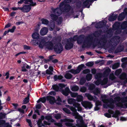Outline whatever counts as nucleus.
I'll use <instances>...</instances> for the list:
<instances>
[{
	"instance_id": "nucleus-43",
	"label": "nucleus",
	"mask_w": 127,
	"mask_h": 127,
	"mask_svg": "<svg viewBox=\"0 0 127 127\" xmlns=\"http://www.w3.org/2000/svg\"><path fill=\"white\" fill-rule=\"evenodd\" d=\"M101 98L102 99V101L104 103H105V101L107 100V99H106L107 98V96L105 95H101Z\"/></svg>"
},
{
	"instance_id": "nucleus-47",
	"label": "nucleus",
	"mask_w": 127,
	"mask_h": 127,
	"mask_svg": "<svg viewBox=\"0 0 127 127\" xmlns=\"http://www.w3.org/2000/svg\"><path fill=\"white\" fill-rule=\"evenodd\" d=\"M88 0H86L84 1L83 3L82 6L83 7H86L87 6L89 3Z\"/></svg>"
},
{
	"instance_id": "nucleus-30",
	"label": "nucleus",
	"mask_w": 127,
	"mask_h": 127,
	"mask_svg": "<svg viewBox=\"0 0 127 127\" xmlns=\"http://www.w3.org/2000/svg\"><path fill=\"white\" fill-rule=\"evenodd\" d=\"M53 89L56 92H58L59 90V88L57 84H54L52 85Z\"/></svg>"
},
{
	"instance_id": "nucleus-46",
	"label": "nucleus",
	"mask_w": 127,
	"mask_h": 127,
	"mask_svg": "<svg viewBox=\"0 0 127 127\" xmlns=\"http://www.w3.org/2000/svg\"><path fill=\"white\" fill-rule=\"evenodd\" d=\"M63 18L62 17H60L58 19H57V22L58 24H61L63 21Z\"/></svg>"
},
{
	"instance_id": "nucleus-63",
	"label": "nucleus",
	"mask_w": 127,
	"mask_h": 127,
	"mask_svg": "<svg viewBox=\"0 0 127 127\" xmlns=\"http://www.w3.org/2000/svg\"><path fill=\"white\" fill-rule=\"evenodd\" d=\"M102 32L101 30H100L95 32V33L96 35H99L101 34Z\"/></svg>"
},
{
	"instance_id": "nucleus-60",
	"label": "nucleus",
	"mask_w": 127,
	"mask_h": 127,
	"mask_svg": "<svg viewBox=\"0 0 127 127\" xmlns=\"http://www.w3.org/2000/svg\"><path fill=\"white\" fill-rule=\"evenodd\" d=\"M59 88H60V89H61L64 88L65 87V86L64 84L62 83H59Z\"/></svg>"
},
{
	"instance_id": "nucleus-52",
	"label": "nucleus",
	"mask_w": 127,
	"mask_h": 127,
	"mask_svg": "<svg viewBox=\"0 0 127 127\" xmlns=\"http://www.w3.org/2000/svg\"><path fill=\"white\" fill-rule=\"evenodd\" d=\"M70 94L71 96L73 97H76L78 94L77 93L72 92H70Z\"/></svg>"
},
{
	"instance_id": "nucleus-45",
	"label": "nucleus",
	"mask_w": 127,
	"mask_h": 127,
	"mask_svg": "<svg viewBox=\"0 0 127 127\" xmlns=\"http://www.w3.org/2000/svg\"><path fill=\"white\" fill-rule=\"evenodd\" d=\"M83 97L81 95H78L76 97V99L78 101H81L83 99Z\"/></svg>"
},
{
	"instance_id": "nucleus-7",
	"label": "nucleus",
	"mask_w": 127,
	"mask_h": 127,
	"mask_svg": "<svg viewBox=\"0 0 127 127\" xmlns=\"http://www.w3.org/2000/svg\"><path fill=\"white\" fill-rule=\"evenodd\" d=\"M64 122H66L65 123V125L68 127H72L73 126V124L70 122L72 123L74 122L73 120L70 119L69 118H65L63 120Z\"/></svg>"
},
{
	"instance_id": "nucleus-14",
	"label": "nucleus",
	"mask_w": 127,
	"mask_h": 127,
	"mask_svg": "<svg viewBox=\"0 0 127 127\" xmlns=\"http://www.w3.org/2000/svg\"><path fill=\"white\" fill-rule=\"evenodd\" d=\"M106 22L103 20H102L97 23L95 26L97 28H101L104 27L105 25Z\"/></svg>"
},
{
	"instance_id": "nucleus-53",
	"label": "nucleus",
	"mask_w": 127,
	"mask_h": 127,
	"mask_svg": "<svg viewBox=\"0 0 127 127\" xmlns=\"http://www.w3.org/2000/svg\"><path fill=\"white\" fill-rule=\"evenodd\" d=\"M111 69L108 68L105 69L104 72V74H108L111 71Z\"/></svg>"
},
{
	"instance_id": "nucleus-15",
	"label": "nucleus",
	"mask_w": 127,
	"mask_h": 127,
	"mask_svg": "<svg viewBox=\"0 0 127 127\" xmlns=\"http://www.w3.org/2000/svg\"><path fill=\"white\" fill-rule=\"evenodd\" d=\"M71 92L68 87H66L64 90H63L62 91V93L64 95L67 96Z\"/></svg>"
},
{
	"instance_id": "nucleus-48",
	"label": "nucleus",
	"mask_w": 127,
	"mask_h": 127,
	"mask_svg": "<svg viewBox=\"0 0 127 127\" xmlns=\"http://www.w3.org/2000/svg\"><path fill=\"white\" fill-rule=\"evenodd\" d=\"M87 90V88L86 87L83 86L80 88V91L82 93H85Z\"/></svg>"
},
{
	"instance_id": "nucleus-12",
	"label": "nucleus",
	"mask_w": 127,
	"mask_h": 127,
	"mask_svg": "<svg viewBox=\"0 0 127 127\" xmlns=\"http://www.w3.org/2000/svg\"><path fill=\"white\" fill-rule=\"evenodd\" d=\"M116 102L115 101L113 100L112 99H111L110 100V105H108L107 104H106V105H104L103 107L104 108H107V107H108L111 108L113 109L115 106L114 103Z\"/></svg>"
},
{
	"instance_id": "nucleus-26",
	"label": "nucleus",
	"mask_w": 127,
	"mask_h": 127,
	"mask_svg": "<svg viewBox=\"0 0 127 127\" xmlns=\"http://www.w3.org/2000/svg\"><path fill=\"white\" fill-rule=\"evenodd\" d=\"M120 111L118 110H116L115 111V113H114L112 116V117L115 118H118L119 115L120 114Z\"/></svg>"
},
{
	"instance_id": "nucleus-55",
	"label": "nucleus",
	"mask_w": 127,
	"mask_h": 127,
	"mask_svg": "<svg viewBox=\"0 0 127 127\" xmlns=\"http://www.w3.org/2000/svg\"><path fill=\"white\" fill-rule=\"evenodd\" d=\"M95 84L97 86L99 85L100 84L101 85V79H100L97 80L95 82Z\"/></svg>"
},
{
	"instance_id": "nucleus-22",
	"label": "nucleus",
	"mask_w": 127,
	"mask_h": 127,
	"mask_svg": "<svg viewBox=\"0 0 127 127\" xmlns=\"http://www.w3.org/2000/svg\"><path fill=\"white\" fill-rule=\"evenodd\" d=\"M76 101V100L73 98H69L68 100V103L69 104H72L74 106L77 103Z\"/></svg>"
},
{
	"instance_id": "nucleus-59",
	"label": "nucleus",
	"mask_w": 127,
	"mask_h": 127,
	"mask_svg": "<svg viewBox=\"0 0 127 127\" xmlns=\"http://www.w3.org/2000/svg\"><path fill=\"white\" fill-rule=\"evenodd\" d=\"M25 50H29L31 49V47L26 45L23 46Z\"/></svg>"
},
{
	"instance_id": "nucleus-58",
	"label": "nucleus",
	"mask_w": 127,
	"mask_h": 127,
	"mask_svg": "<svg viewBox=\"0 0 127 127\" xmlns=\"http://www.w3.org/2000/svg\"><path fill=\"white\" fill-rule=\"evenodd\" d=\"M30 4H29V5L31 7L32 6H35L36 5V2H34L33 1V0H32V1L30 3Z\"/></svg>"
},
{
	"instance_id": "nucleus-9",
	"label": "nucleus",
	"mask_w": 127,
	"mask_h": 127,
	"mask_svg": "<svg viewBox=\"0 0 127 127\" xmlns=\"http://www.w3.org/2000/svg\"><path fill=\"white\" fill-rule=\"evenodd\" d=\"M82 106L86 109H91L93 106L91 102L87 101H85L82 103Z\"/></svg>"
},
{
	"instance_id": "nucleus-11",
	"label": "nucleus",
	"mask_w": 127,
	"mask_h": 127,
	"mask_svg": "<svg viewBox=\"0 0 127 127\" xmlns=\"http://www.w3.org/2000/svg\"><path fill=\"white\" fill-rule=\"evenodd\" d=\"M37 41L39 42V43L37 42V44L38 45V47L40 49H42L46 43L44 39H39Z\"/></svg>"
},
{
	"instance_id": "nucleus-27",
	"label": "nucleus",
	"mask_w": 127,
	"mask_h": 127,
	"mask_svg": "<svg viewBox=\"0 0 127 127\" xmlns=\"http://www.w3.org/2000/svg\"><path fill=\"white\" fill-rule=\"evenodd\" d=\"M127 77L126 74L125 73H122L120 76L119 78L121 80H125L126 79Z\"/></svg>"
},
{
	"instance_id": "nucleus-13",
	"label": "nucleus",
	"mask_w": 127,
	"mask_h": 127,
	"mask_svg": "<svg viewBox=\"0 0 127 127\" xmlns=\"http://www.w3.org/2000/svg\"><path fill=\"white\" fill-rule=\"evenodd\" d=\"M31 8V7L29 5H25L22 7V12L24 13H28L30 11Z\"/></svg>"
},
{
	"instance_id": "nucleus-50",
	"label": "nucleus",
	"mask_w": 127,
	"mask_h": 127,
	"mask_svg": "<svg viewBox=\"0 0 127 127\" xmlns=\"http://www.w3.org/2000/svg\"><path fill=\"white\" fill-rule=\"evenodd\" d=\"M49 26L50 27V30L52 31L55 28V24L54 23H50Z\"/></svg>"
},
{
	"instance_id": "nucleus-25",
	"label": "nucleus",
	"mask_w": 127,
	"mask_h": 127,
	"mask_svg": "<svg viewBox=\"0 0 127 127\" xmlns=\"http://www.w3.org/2000/svg\"><path fill=\"white\" fill-rule=\"evenodd\" d=\"M127 27V21H125L123 22L121 25V27L122 30L126 29Z\"/></svg>"
},
{
	"instance_id": "nucleus-20",
	"label": "nucleus",
	"mask_w": 127,
	"mask_h": 127,
	"mask_svg": "<svg viewBox=\"0 0 127 127\" xmlns=\"http://www.w3.org/2000/svg\"><path fill=\"white\" fill-rule=\"evenodd\" d=\"M48 30L47 28L44 27L42 28L40 30V34L41 35H44L47 33Z\"/></svg>"
},
{
	"instance_id": "nucleus-2",
	"label": "nucleus",
	"mask_w": 127,
	"mask_h": 127,
	"mask_svg": "<svg viewBox=\"0 0 127 127\" xmlns=\"http://www.w3.org/2000/svg\"><path fill=\"white\" fill-rule=\"evenodd\" d=\"M84 37V35H80L78 37L77 35H76L74 36L73 38H71L70 40L71 42L75 41L77 40L78 44H81L82 42Z\"/></svg>"
},
{
	"instance_id": "nucleus-61",
	"label": "nucleus",
	"mask_w": 127,
	"mask_h": 127,
	"mask_svg": "<svg viewBox=\"0 0 127 127\" xmlns=\"http://www.w3.org/2000/svg\"><path fill=\"white\" fill-rule=\"evenodd\" d=\"M37 124L38 126H39V125H42V126H44V125H43L42 123V122L41 120L40 119H39L38 120L37 122Z\"/></svg>"
},
{
	"instance_id": "nucleus-64",
	"label": "nucleus",
	"mask_w": 127,
	"mask_h": 127,
	"mask_svg": "<svg viewBox=\"0 0 127 127\" xmlns=\"http://www.w3.org/2000/svg\"><path fill=\"white\" fill-rule=\"evenodd\" d=\"M109 79L112 81H113L116 79V77L113 75H110L109 77Z\"/></svg>"
},
{
	"instance_id": "nucleus-54",
	"label": "nucleus",
	"mask_w": 127,
	"mask_h": 127,
	"mask_svg": "<svg viewBox=\"0 0 127 127\" xmlns=\"http://www.w3.org/2000/svg\"><path fill=\"white\" fill-rule=\"evenodd\" d=\"M90 70L88 69H87L83 70L82 71V73L84 74H87L90 73Z\"/></svg>"
},
{
	"instance_id": "nucleus-34",
	"label": "nucleus",
	"mask_w": 127,
	"mask_h": 127,
	"mask_svg": "<svg viewBox=\"0 0 127 127\" xmlns=\"http://www.w3.org/2000/svg\"><path fill=\"white\" fill-rule=\"evenodd\" d=\"M42 24L46 25H48L49 23V21L46 19L42 18L41 20Z\"/></svg>"
},
{
	"instance_id": "nucleus-44",
	"label": "nucleus",
	"mask_w": 127,
	"mask_h": 127,
	"mask_svg": "<svg viewBox=\"0 0 127 127\" xmlns=\"http://www.w3.org/2000/svg\"><path fill=\"white\" fill-rule=\"evenodd\" d=\"M94 64L93 62H89L86 63V65L87 66L91 67Z\"/></svg>"
},
{
	"instance_id": "nucleus-18",
	"label": "nucleus",
	"mask_w": 127,
	"mask_h": 127,
	"mask_svg": "<svg viewBox=\"0 0 127 127\" xmlns=\"http://www.w3.org/2000/svg\"><path fill=\"white\" fill-rule=\"evenodd\" d=\"M64 78L63 76L61 75L57 76V75H54V80L55 81L57 80H62V82H64L65 81V80L63 78Z\"/></svg>"
},
{
	"instance_id": "nucleus-57",
	"label": "nucleus",
	"mask_w": 127,
	"mask_h": 127,
	"mask_svg": "<svg viewBox=\"0 0 127 127\" xmlns=\"http://www.w3.org/2000/svg\"><path fill=\"white\" fill-rule=\"evenodd\" d=\"M16 28L15 26H13L12 28L11 29H9L8 30L9 31V32H10L11 33L15 31V30L16 29Z\"/></svg>"
},
{
	"instance_id": "nucleus-37",
	"label": "nucleus",
	"mask_w": 127,
	"mask_h": 127,
	"mask_svg": "<svg viewBox=\"0 0 127 127\" xmlns=\"http://www.w3.org/2000/svg\"><path fill=\"white\" fill-rule=\"evenodd\" d=\"M92 75L90 73H88L86 76V79L88 81H90L92 79Z\"/></svg>"
},
{
	"instance_id": "nucleus-8",
	"label": "nucleus",
	"mask_w": 127,
	"mask_h": 127,
	"mask_svg": "<svg viewBox=\"0 0 127 127\" xmlns=\"http://www.w3.org/2000/svg\"><path fill=\"white\" fill-rule=\"evenodd\" d=\"M76 126L78 127H83L84 122L82 117L79 116V118L76 120Z\"/></svg>"
},
{
	"instance_id": "nucleus-19",
	"label": "nucleus",
	"mask_w": 127,
	"mask_h": 127,
	"mask_svg": "<svg viewBox=\"0 0 127 127\" xmlns=\"http://www.w3.org/2000/svg\"><path fill=\"white\" fill-rule=\"evenodd\" d=\"M124 49V47L123 46L119 45L114 51L115 53H117L123 51Z\"/></svg>"
},
{
	"instance_id": "nucleus-36",
	"label": "nucleus",
	"mask_w": 127,
	"mask_h": 127,
	"mask_svg": "<svg viewBox=\"0 0 127 127\" xmlns=\"http://www.w3.org/2000/svg\"><path fill=\"white\" fill-rule=\"evenodd\" d=\"M79 89L78 86L75 85L72 86L71 88V90L75 92L78 91L79 90Z\"/></svg>"
},
{
	"instance_id": "nucleus-28",
	"label": "nucleus",
	"mask_w": 127,
	"mask_h": 127,
	"mask_svg": "<svg viewBox=\"0 0 127 127\" xmlns=\"http://www.w3.org/2000/svg\"><path fill=\"white\" fill-rule=\"evenodd\" d=\"M101 85H104L107 83L108 81V79L106 77L104 78L102 80L101 79Z\"/></svg>"
},
{
	"instance_id": "nucleus-51",
	"label": "nucleus",
	"mask_w": 127,
	"mask_h": 127,
	"mask_svg": "<svg viewBox=\"0 0 127 127\" xmlns=\"http://www.w3.org/2000/svg\"><path fill=\"white\" fill-rule=\"evenodd\" d=\"M54 117L57 120H59L61 118V114L60 113L56 114Z\"/></svg>"
},
{
	"instance_id": "nucleus-16",
	"label": "nucleus",
	"mask_w": 127,
	"mask_h": 127,
	"mask_svg": "<svg viewBox=\"0 0 127 127\" xmlns=\"http://www.w3.org/2000/svg\"><path fill=\"white\" fill-rule=\"evenodd\" d=\"M46 48L50 50H52L54 48V44L53 43L50 41H48L46 43Z\"/></svg>"
},
{
	"instance_id": "nucleus-4",
	"label": "nucleus",
	"mask_w": 127,
	"mask_h": 127,
	"mask_svg": "<svg viewBox=\"0 0 127 127\" xmlns=\"http://www.w3.org/2000/svg\"><path fill=\"white\" fill-rule=\"evenodd\" d=\"M53 49L54 51L58 54L61 53L63 50V46L60 43H56L54 46Z\"/></svg>"
},
{
	"instance_id": "nucleus-62",
	"label": "nucleus",
	"mask_w": 127,
	"mask_h": 127,
	"mask_svg": "<svg viewBox=\"0 0 127 127\" xmlns=\"http://www.w3.org/2000/svg\"><path fill=\"white\" fill-rule=\"evenodd\" d=\"M116 106L118 107H120L121 108H123V104L119 102L117 103L116 104Z\"/></svg>"
},
{
	"instance_id": "nucleus-21",
	"label": "nucleus",
	"mask_w": 127,
	"mask_h": 127,
	"mask_svg": "<svg viewBox=\"0 0 127 127\" xmlns=\"http://www.w3.org/2000/svg\"><path fill=\"white\" fill-rule=\"evenodd\" d=\"M126 14L124 12H122L120 14L118 17V21H121L123 20L125 18Z\"/></svg>"
},
{
	"instance_id": "nucleus-1",
	"label": "nucleus",
	"mask_w": 127,
	"mask_h": 127,
	"mask_svg": "<svg viewBox=\"0 0 127 127\" xmlns=\"http://www.w3.org/2000/svg\"><path fill=\"white\" fill-rule=\"evenodd\" d=\"M93 37L92 35H89L86 36L82 46V48L89 47L93 43Z\"/></svg>"
},
{
	"instance_id": "nucleus-42",
	"label": "nucleus",
	"mask_w": 127,
	"mask_h": 127,
	"mask_svg": "<svg viewBox=\"0 0 127 127\" xmlns=\"http://www.w3.org/2000/svg\"><path fill=\"white\" fill-rule=\"evenodd\" d=\"M86 80L85 78H82L81 79L80 81V84L81 85H83L85 83Z\"/></svg>"
},
{
	"instance_id": "nucleus-56",
	"label": "nucleus",
	"mask_w": 127,
	"mask_h": 127,
	"mask_svg": "<svg viewBox=\"0 0 127 127\" xmlns=\"http://www.w3.org/2000/svg\"><path fill=\"white\" fill-rule=\"evenodd\" d=\"M63 110L64 112L67 114H70V110L66 108H64Z\"/></svg>"
},
{
	"instance_id": "nucleus-40",
	"label": "nucleus",
	"mask_w": 127,
	"mask_h": 127,
	"mask_svg": "<svg viewBox=\"0 0 127 127\" xmlns=\"http://www.w3.org/2000/svg\"><path fill=\"white\" fill-rule=\"evenodd\" d=\"M120 65V64L119 63H118L114 64L112 66L113 69H115L118 67Z\"/></svg>"
},
{
	"instance_id": "nucleus-23",
	"label": "nucleus",
	"mask_w": 127,
	"mask_h": 127,
	"mask_svg": "<svg viewBox=\"0 0 127 127\" xmlns=\"http://www.w3.org/2000/svg\"><path fill=\"white\" fill-rule=\"evenodd\" d=\"M117 16V14H116L114 16V14H113L109 16L108 18V20L110 22L113 21L116 19Z\"/></svg>"
},
{
	"instance_id": "nucleus-49",
	"label": "nucleus",
	"mask_w": 127,
	"mask_h": 127,
	"mask_svg": "<svg viewBox=\"0 0 127 127\" xmlns=\"http://www.w3.org/2000/svg\"><path fill=\"white\" fill-rule=\"evenodd\" d=\"M94 94L95 95H97L100 93V91L98 88L95 89L93 91Z\"/></svg>"
},
{
	"instance_id": "nucleus-10",
	"label": "nucleus",
	"mask_w": 127,
	"mask_h": 127,
	"mask_svg": "<svg viewBox=\"0 0 127 127\" xmlns=\"http://www.w3.org/2000/svg\"><path fill=\"white\" fill-rule=\"evenodd\" d=\"M71 41L68 40L66 42V44L64 48L66 50H69L72 48L73 46V43Z\"/></svg>"
},
{
	"instance_id": "nucleus-38",
	"label": "nucleus",
	"mask_w": 127,
	"mask_h": 127,
	"mask_svg": "<svg viewBox=\"0 0 127 127\" xmlns=\"http://www.w3.org/2000/svg\"><path fill=\"white\" fill-rule=\"evenodd\" d=\"M80 104L78 103L76 104L74 106L75 107H76L77 108V110L78 111H81L82 110V108L80 106Z\"/></svg>"
},
{
	"instance_id": "nucleus-17",
	"label": "nucleus",
	"mask_w": 127,
	"mask_h": 127,
	"mask_svg": "<svg viewBox=\"0 0 127 127\" xmlns=\"http://www.w3.org/2000/svg\"><path fill=\"white\" fill-rule=\"evenodd\" d=\"M71 8V6L69 4H66L65 5L64 8H61V10H63L64 11L68 12L70 10Z\"/></svg>"
},
{
	"instance_id": "nucleus-33",
	"label": "nucleus",
	"mask_w": 127,
	"mask_h": 127,
	"mask_svg": "<svg viewBox=\"0 0 127 127\" xmlns=\"http://www.w3.org/2000/svg\"><path fill=\"white\" fill-rule=\"evenodd\" d=\"M85 95L87 97L88 99L90 100H92L93 99V96L89 93H86L85 94Z\"/></svg>"
},
{
	"instance_id": "nucleus-24",
	"label": "nucleus",
	"mask_w": 127,
	"mask_h": 127,
	"mask_svg": "<svg viewBox=\"0 0 127 127\" xmlns=\"http://www.w3.org/2000/svg\"><path fill=\"white\" fill-rule=\"evenodd\" d=\"M39 33L36 32H34L32 34V38L34 39L38 40L39 39Z\"/></svg>"
},
{
	"instance_id": "nucleus-29",
	"label": "nucleus",
	"mask_w": 127,
	"mask_h": 127,
	"mask_svg": "<svg viewBox=\"0 0 127 127\" xmlns=\"http://www.w3.org/2000/svg\"><path fill=\"white\" fill-rule=\"evenodd\" d=\"M101 39L102 40V41H101V43L100 42L101 40H100V41L99 42V43L100 44H102V45L103 46L105 45L106 43L107 42V40L104 37L102 38Z\"/></svg>"
},
{
	"instance_id": "nucleus-3",
	"label": "nucleus",
	"mask_w": 127,
	"mask_h": 127,
	"mask_svg": "<svg viewBox=\"0 0 127 127\" xmlns=\"http://www.w3.org/2000/svg\"><path fill=\"white\" fill-rule=\"evenodd\" d=\"M41 101L43 103H45L46 100H49V103L51 104H53L54 103V101L55 100V97L50 95L46 97H44L40 98Z\"/></svg>"
},
{
	"instance_id": "nucleus-41",
	"label": "nucleus",
	"mask_w": 127,
	"mask_h": 127,
	"mask_svg": "<svg viewBox=\"0 0 127 127\" xmlns=\"http://www.w3.org/2000/svg\"><path fill=\"white\" fill-rule=\"evenodd\" d=\"M95 85L94 84H92L89 86L88 89L89 90L92 91L95 89Z\"/></svg>"
},
{
	"instance_id": "nucleus-31",
	"label": "nucleus",
	"mask_w": 127,
	"mask_h": 127,
	"mask_svg": "<svg viewBox=\"0 0 127 127\" xmlns=\"http://www.w3.org/2000/svg\"><path fill=\"white\" fill-rule=\"evenodd\" d=\"M50 16L52 19L54 21H56L58 19V16L55 14H52Z\"/></svg>"
},
{
	"instance_id": "nucleus-5",
	"label": "nucleus",
	"mask_w": 127,
	"mask_h": 127,
	"mask_svg": "<svg viewBox=\"0 0 127 127\" xmlns=\"http://www.w3.org/2000/svg\"><path fill=\"white\" fill-rule=\"evenodd\" d=\"M120 27L121 24L118 22H116L112 26L113 30H116V32L118 34H120L121 32Z\"/></svg>"
},
{
	"instance_id": "nucleus-32",
	"label": "nucleus",
	"mask_w": 127,
	"mask_h": 127,
	"mask_svg": "<svg viewBox=\"0 0 127 127\" xmlns=\"http://www.w3.org/2000/svg\"><path fill=\"white\" fill-rule=\"evenodd\" d=\"M30 94H28L27 97L25 98V99L23 101V103L24 104H26L29 102L30 100Z\"/></svg>"
},
{
	"instance_id": "nucleus-39",
	"label": "nucleus",
	"mask_w": 127,
	"mask_h": 127,
	"mask_svg": "<svg viewBox=\"0 0 127 127\" xmlns=\"http://www.w3.org/2000/svg\"><path fill=\"white\" fill-rule=\"evenodd\" d=\"M72 75L68 73L66 74L64 76V77L67 79H70L72 78Z\"/></svg>"
},
{
	"instance_id": "nucleus-35",
	"label": "nucleus",
	"mask_w": 127,
	"mask_h": 127,
	"mask_svg": "<svg viewBox=\"0 0 127 127\" xmlns=\"http://www.w3.org/2000/svg\"><path fill=\"white\" fill-rule=\"evenodd\" d=\"M75 5L77 7L80 8L82 6V2L79 0H77L76 2Z\"/></svg>"
},
{
	"instance_id": "nucleus-6",
	"label": "nucleus",
	"mask_w": 127,
	"mask_h": 127,
	"mask_svg": "<svg viewBox=\"0 0 127 127\" xmlns=\"http://www.w3.org/2000/svg\"><path fill=\"white\" fill-rule=\"evenodd\" d=\"M86 67L85 66L84 64H82L79 65L76 69L75 70L73 69H71V72L74 74H77L79 73L83 68H85Z\"/></svg>"
}]
</instances>
